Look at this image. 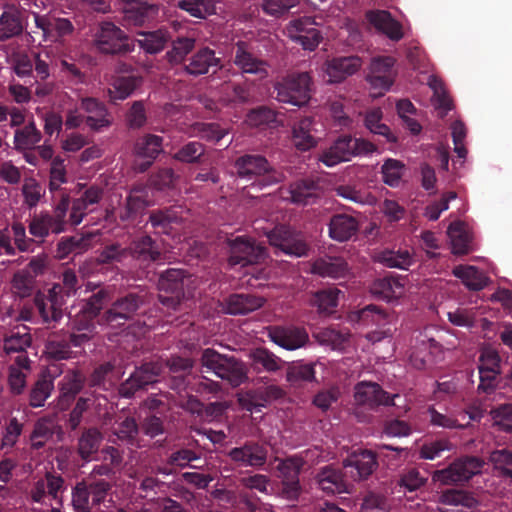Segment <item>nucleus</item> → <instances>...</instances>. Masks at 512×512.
Returning a JSON list of instances; mask_svg holds the SVG:
<instances>
[{
	"label": "nucleus",
	"mask_w": 512,
	"mask_h": 512,
	"mask_svg": "<svg viewBox=\"0 0 512 512\" xmlns=\"http://www.w3.org/2000/svg\"><path fill=\"white\" fill-rule=\"evenodd\" d=\"M201 365L226 380L231 386L237 387L247 380V371L244 363L233 356L220 354L212 348L203 350Z\"/></svg>",
	"instance_id": "nucleus-4"
},
{
	"label": "nucleus",
	"mask_w": 512,
	"mask_h": 512,
	"mask_svg": "<svg viewBox=\"0 0 512 512\" xmlns=\"http://www.w3.org/2000/svg\"><path fill=\"white\" fill-rule=\"evenodd\" d=\"M91 290L94 292L81 301L80 308L98 320L102 315L101 310L111 300V290L106 287H95Z\"/></svg>",
	"instance_id": "nucleus-49"
},
{
	"label": "nucleus",
	"mask_w": 512,
	"mask_h": 512,
	"mask_svg": "<svg viewBox=\"0 0 512 512\" xmlns=\"http://www.w3.org/2000/svg\"><path fill=\"white\" fill-rule=\"evenodd\" d=\"M163 139L160 136L148 134L135 144V154L139 159H143L137 164L140 172H145L162 152Z\"/></svg>",
	"instance_id": "nucleus-27"
},
{
	"label": "nucleus",
	"mask_w": 512,
	"mask_h": 512,
	"mask_svg": "<svg viewBox=\"0 0 512 512\" xmlns=\"http://www.w3.org/2000/svg\"><path fill=\"white\" fill-rule=\"evenodd\" d=\"M171 49L167 51L166 58L169 63H180L194 49L195 39L193 37H177L171 40Z\"/></svg>",
	"instance_id": "nucleus-57"
},
{
	"label": "nucleus",
	"mask_w": 512,
	"mask_h": 512,
	"mask_svg": "<svg viewBox=\"0 0 512 512\" xmlns=\"http://www.w3.org/2000/svg\"><path fill=\"white\" fill-rule=\"evenodd\" d=\"M359 223L351 215L336 214L329 222V236L336 241L344 242L356 235Z\"/></svg>",
	"instance_id": "nucleus-37"
},
{
	"label": "nucleus",
	"mask_w": 512,
	"mask_h": 512,
	"mask_svg": "<svg viewBox=\"0 0 512 512\" xmlns=\"http://www.w3.org/2000/svg\"><path fill=\"white\" fill-rule=\"evenodd\" d=\"M103 440L102 433L97 428L85 429L77 441V454L83 461L80 467H83L85 463L99 460L98 452Z\"/></svg>",
	"instance_id": "nucleus-28"
},
{
	"label": "nucleus",
	"mask_w": 512,
	"mask_h": 512,
	"mask_svg": "<svg viewBox=\"0 0 512 512\" xmlns=\"http://www.w3.org/2000/svg\"><path fill=\"white\" fill-rule=\"evenodd\" d=\"M185 271L171 268L163 272L158 280V299L167 309L177 310L184 298Z\"/></svg>",
	"instance_id": "nucleus-9"
},
{
	"label": "nucleus",
	"mask_w": 512,
	"mask_h": 512,
	"mask_svg": "<svg viewBox=\"0 0 512 512\" xmlns=\"http://www.w3.org/2000/svg\"><path fill=\"white\" fill-rule=\"evenodd\" d=\"M56 427L55 421L50 417L37 419L29 435L31 450L38 451L44 448L47 442L53 438Z\"/></svg>",
	"instance_id": "nucleus-39"
},
{
	"label": "nucleus",
	"mask_w": 512,
	"mask_h": 512,
	"mask_svg": "<svg viewBox=\"0 0 512 512\" xmlns=\"http://www.w3.org/2000/svg\"><path fill=\"white\" fill-rule=\"evenodd\" d=\"M80 109L88 114L85 118V123L94 131H100L102 128L109 127L112 123L111 115L105 104L96 98H82Z\"/></svg>",
	"instance_id": "nucleus-23"
},
{
	"label": "nucleus",
	"mask_w": 512,
	"mask_h": 512,
	"mask_svg": "<svg viewBox=\"0 0 512 512\" xmlns=\"http://www.w3.org/2000/svg\"><path fill=\"white\" fill-rule=\"evenodd\" d=\"M265 299L250 293H233L224 299L223 309L230 315H246L260 309Z\"/></svg>",
	"instance_id": "nucleus-24"
},
{
	"label": "nucleus",
	"mask_w": 512,
	"mask_h": 512,
	"mask_svg": "<svg viewBox=\"0 0 512 512\" xmlns=\"http://www.w3.org/2000/svg\"><path fill=\"white\" fill-rule=\"evenodd\" d=\"M366 19L389 39L393 41L402 39V25L392 17L390 12L385 10H370L366 12Z\"/></svg>",
	"instance_id": "nucleus-29"
},
{
	"label": "nucleus",
	"mask_w": 512,
	"mask_h": 512,
	"mask_svg": "<svg viewBox=\"0 0 512 512\" xmlns=\"http://www.w3.org/2000/svg\"><path fill=\"white\" fill-rule=\"evenodd\" d=\"M21 12L16 8L4 10L0 15V41H7L23 33Z\"/></svg>",
	"instance_id": "nucleus-41"
},
{
	"label": "nucleus",
	"mask_w": 512,
	"mask_h": 512,
	"mask_svg": "<svg viewBox=\"0 0 512 512\" xmlns=\"http://www.w3.org/2000/svg\"><path fill=\"white\" fill-rule=\"evenodd\" d=\"M448 234L451 238L452 252L456 255H465L470 251L469 235L461 228L459 223H452L448 228Z\"/></svg>",
	"instance_id": "nucleus-62"
},
{
	"label": "nucleus",
	"mask_w": 512,
	"mask_h": 512,
	"mask_svg": "<svg viewBox=\"0 0 512 512\" xmlns=\"http://www.w3.org/2000/svg\"><path fill=\"white\" fill-rule=\"evenodd\" d=\"M228 458L237 467L260 469L267 463L268 448L258 441H246L227 452Z\"/></svg>",
	"instance_id": "nucleus-14"
},
{
	"label": "nucleus",
	"mask_w": 512,
	"mask_h": 512,
	"mask_svg": "<svg viewBox=\"0 0 512 512\" xmlns=\"http://www.w3.org/2000/svg\"><path fill=\"white\" fill-rule=\"evenodd\" d=\"M341 291L336 287H330L318 291L314 297V304L322 313H332L338 305V298Z\"/></svg>",
	"instance_id": "nucleus-64"
},
{
	"label": "nucleus",
	"mask_w": 512,
	"mask_h": 512,
	"mask_svg": "<svg viewBox=\"0 0 512 512\" xmlns=\"http://www.w3.org/2000/svg\"><path fill=\"white\" fill-rule=\"evenodd\" d=\"M361 59L358 56L336 57L326 64V73L329 82L339 83L348 76L356 73L361 67Z\"/></svg>",
	"instance_id": "nucleus-32"
},
{
	"label": "nucleus",
	"mask_w": 512,
	"mask_h": 512,
	"mask_svg": "<svg viewBox=\"0 0 512 512\" xmlns=\"http://www.w3.org/2000/svg\"><path fill=\"white\" fill-rule=\"evenodd\" d=\"M220 59L216 57L215 51L204 47L194 53L185 64V71L192 76L207 74L212 69L213 72L220 67Z\"/></svg>",
	"instance_id": "nucleus-31"
},
{
	"label": "nucleus",
	"mask_w": 512,
	"mask_h": 512,
	"mask_svg": "<svg viewBox=\"0 0 512 512\" xmlns=\"http://www.w3.org/2000/svg\"><path fill=\"white\" fill-rule=\"evenodd\" d=\"M84 386V376L79 371L67 372L58 383V407L66 410Z\"/></svg>",
	"instance_id": "nucleus-25"
},
{
	"label": "nucleus",
	"mask_w": 512,
	"mask_h": 512,
	"mask_svg": "<svg viewBox=\"0 0 512 512\" xmlns=\"http://www.w3.org/2000/svg\"><path fill=\"white\" fill-rule=\"evenodd\" d=\"M93 237V233H86L62 238L57 244L59 258H65L71 253L80 254L88 250L92 245Z\"/></svg>",
	"instance_id": "nucleus-43"
},
{
	"label": "nucleus",
	"mask_w": 512,
	"mask_h": 512,
	"mask_svg": "<svg viewBox=\"0 0 512 512\" xmlns=\"http://www.w3.org/2000/svg\"><path fill=\"white\" fill-rule=\"evenodd\" d=\"M113 484L105 479L84 478L72 488V505L77 512H90L105 502Z\"/></svg>",
	"instance_id": "nucleus-5"
},
{
	"label": "nucleus",
	"mask_w": 512,
	"mask_h": 512,
	"mask_svg": "<svg viewBox=\"0 0 512 512\" xmlns=\"http://www.w3.org/2000/svg\"><path fill=\"white\" fill-rule=\"evenodd\" d=\"M398 394L390 395L376 382L361 381L354 387V401L357 405L375 409L379 406H395Z\"/></svg>",
	"instance_id": "nucleus-16"
},
{
	"label": "nucleus",
	"mask_w": 512,
	"mask_h": 512,
	"mask_svg": "<svg viewBox=\"0 0 512 512\" xmlns=\"http://www.w3.org/2000/svg\"><path fill=\"white\" fill-rule=\"evenodd\" d=\"M404 285L401 279L395 277H384L376 279L370 288L371 293L379 299L391 301L403 293Z\"/></svg>",
	"instance_id": "nucleus-44"
},
{
	"label": "nucleus",
	"mask_w": 512,
	"mask_h": 512,
	"mask_svg": "<svg viewBox=\"0 0 512 512\" xmlns=\"http://www.w3.org/2000/svg\"><path fill=\"white\" fill-rule=\"evenodd\" d=\"M35 25L42 30L45 39L57 40L71 35L74 31L72 22L66 18H49L45 15H35Z\"/></svg>",
	"instance_id": "nucleus-33"
},
{
	"label": "nucleus",
	"mask_w": 512,
	"mask_h": 512,
	"mask_svg": "<svg viewBox=\"0 0 512 512\" xmlns=\"http://www.w3.org/2000/svg\"><path fill=\"white\" fill-rule=\"evenodd\" d=\"M93 45L102 54L126 55L135 48V42L114 23L104 21L99 24L94 35Z\"/></svg>",
	"instance_id": "nucleus-6"
},
{
	"label": "nucleus",
	"mask_w": 512,
	"mask_h": 512,
	"mask_svg": "<svg viewBox=\"0 0 512 512\" xmlns=\"http://www.w3.org/2000/svg\"><path fill=\"white\" fill-rule=\"evenodd\" d=\"M204 154V145L198 141H191L183 145L173 158L182 163L194 164L199 163Z\"/></svg>",
	"instance_id": "nucleus-60"
},
{
	"label": "nucleus",
	"mask_w": 512,
	"mask_h": 512,
	"mask_svg": "<svg viewBox=\"0 0 512 512\" xmlns=\"http://www.w3.org/2000/svg\"><path fill=\"white\" fill-rule=\"evenodd\" d=\"M346 473L335 465H326L321 467L315 480L317 486L327 495L341 494L348 492V484L345 479Z\"/></svg>",
	"instance_id": "nucleus-22"
},
{
	"label": "nucleus",
	"mask_w": 512,
	"mask_h": 512,
	"mask_svg": "<svg viewBox=\"0 0 512 512\" xmlns=\"http://www.w3.org/2000/svg\"><path fill=\"white\" fill-rule=\"evenodd\" d=\"M181 217L176 207H166L152 210L149 215V222L159 233L168 234L172 224L179 223Z\"/></svg>",
	"instance_id": "nucleus-48"
},
{
	"label": "nucleus",
	"mask_w": 512,
	"mask_h": 512,
	"mask_svg": "<svg viewBox=\"0 0 512 512\" xmlns=\"http://www.w3.org/2000/svg\"><path fill=\"white\" fill-rule=\"evenodd\" d=\"M269 339L286 350H296L306 345L309 335L305 328L294 325H275L268 328Z\"/></svg>",
	"instance_id": "nucleus-19"
},
{
	"label": "nucleus",
	"mask_w": 512,
	"mask_h": 512,
	"mask_svg": "<svg viewBox=\"0 0 512 512\" xmlns=\"http://www.w3.org/2000/svg\"><path fill=\"white\" fill-rule=\"evenodd\" d=\"M32 344V336L26 326L16 327L4 338V351L10 353L26 352Z\"/></svg>",
	"instance_id": "nucleus-47"
},
{
	"label": "nucleus",
	"mask_w": 512,
	"mask_h": 512,
	"mask_svg": "<svg viewBox=\"0 0 512 512\" xmlns=\"http://www.w3.org/2000/svg\"><path fill=\"white\" fill-rule=\"evenodd\" d=\"M395 59L391 56L373 58L370 64V72L366 79L374 91L373 96H380L389 90L394 82L393 67Z\"/></svg>",
	"instance_id": "nucleus-17"
},
{
	"label": "nucleus",
	"mask_w": 512,
	"mask_h": 512,
	"mask_svg": "<svg viewBox=\"0 0 512 512\" xmlns=\"http://www.w3.org/2000/svg\"><path fill=\"white\" fill-rule=\"evenodd\" d=\"M232 59L243 74H252L259 78L268 76V63L256 53L252 42L237 41L232 47Z\"/></svg>",
	"instance_id": "nucleus-11"
},
{
	"label": "nucleus",
	"mask_w": 512,
	"mask_h": 512,
	"mask_svg": "<svg viewBox=\"0 0 512 512\" xmlns=\"http://www.w3.org/2000/svg\"><path fill=\"white\" fill-rule=\"evenodd\" d=\"M319 185L312 179H301L290 185L285 199H289L292 203L300 205H308L317 197Z\"/></svg>",
	"instance_id": "nucleus-40"
},
{
	"label": "nucleus",
	"mask_w": 512,
	"mask_h": 512,
	"mask_svg": "<svg viewBox=\"0 0 512 512\" xmlns=\"http://www.w3.org/2000/svg\"><path fill=\"white\" fill-rule=\"evenodd\" d=\"M228 244L230 248L229 264L231 266L240 265L245 267L247 265L258 264L264 262L267 257L265 247L243 236H237L229 240Z\"/></svg>",
	"instance_id": "nucleus-13"
},
{
	"label": "nucleus",
	"mask_w": 512,
	"mask_h": 512,
	"mask_svg": "<svg viewBox=\"0 0 512 512\" xmlns=\"http://www.w3.org/2000/svg\"><path fill=\"white\" fill-rule=\"evenodd\" d=\"M188 409L192 414H196L203 421L212 422L219 419L224 414L226 406L222 402H212L205 405L198 399L191 398L188 401Z\"/></svg>",
	"instance_id": "nucleus-50"
},
{
	"label": "nucleus",
	"mask_w": 512,
	"mask_h": 512,
	"mask_svg": "<svg viewBox=\"0 0 512 512\" xmlns=\"http://www.w3.org/2000/svg\"><path fill=\"white\" fill-rule=\"evenodd\" d=\"M54 389V383L46 377L38 379L29 394V405L33 408L42 407L50 397Z\"/></svg>",
	"instance_id": "nucleus-58"
},
{
	"label": "nucleus",
	"mask_w": 512,
	"mask_h": 512,
	"mask_svg": "<svg viewBox=\"0 0 512 512\" xmlns=\"http://www.w3.org/2000/svg\"><path fill=\"white\" fill-rule=\"evenodd\" d=\"M139 430L140 427L136 419L132 416H126L116 423L113 434L120 441L133 446L137 444Z\"/></svg>",
	"instance_id": "nucleus-54"
},
{
	"label": "nucleus",
	"mask_w": 512,
	"mask_h": 512,
	"mask_svg": "<svg viewBox=\"0 0 512 512\" xmlns=\"http://www.w3.org/2000/svg\"><path fill=\"white\" fill-rule=\"evenodd\" d=\"M42 141V133L37 128L33 116L22 126L15 129L13 144L17 152L35 150L36 146Z\"/></svg>",
	"instance_id": "nucleus-35"
},
{
	"label": "nucleus",
	"mask_w": 512,
	"mask_h": 512,
	"mask_svg": "<svg viewBox=\"0 0 512 512\" xmlns=\"http://www.w3.org/2000/svg\"><path fill=\"white\" fill-rule=\"evenodd\" d=\"M287 380L291 384L311 383L316 381L315 364L297 363L288 368Z\"/></svg>",
	"instance_id": "nucleus-59"
},
{
	"label": "nucleus",
	"mask_w": 512,
	"mask_h": 512,
	"mask_svg": "<svg viewBox=\"0 0 512 512\" xmlns=\"http://www.w3.org/2000/svg\"><path fill=\"white\" fill-rule=\"evenodd\" d=\"M305 463L306 461L298 455L280 460L277 465L280 481L300 482L299 476Z\"/></svg>",
	"instance_id": "nucleus-51"
},
{
	"label": "nucleus",
	"mask_w": 512,
	"mask_h": 512,
	"mask_svg": "<svg viewBox=\"0 0 512 512\" xmlns=\"http://www.w3.org/2000/svg\"><path fill=\"white\" fill-rule=\"evenodd\" d=\"M57 290L59 291V287L52 286L48 289L47 294L39 291L35 294L33 299L35 308L43 323L48 325H55L63 318L65 300L57 296Z\"/></svg>",
	"instance_id": "nucleus-18"
},
{
	"label": "nucleus",
	"mask_w": 512,
	"mask_h": 512,
	"mask_svg": "<svg viewBox=\"0 0 512 512\" xmlns=\"http://www.w3.org/2000/svg\"><path fill=\"white\" fill-rule=\"evenodd\" d=\"M138 37L137 43L139 47L148 54H158L170 42V34L164 29L140 32Z\"/></svg>",
	"instance_id": "nucleus-42"
},
{
	"label": "nucleus",
	"mask_w": 512,
	"mask_h": 512,
	"mask_svg": "<svg viewBox=\"0 0 512 512\" xmlns=\"http://www.w3.org/2000/svg\"><path fill=\"white\" fill-rule=\"evenodd\" d=\"M193 367V359L179 355H172L165 362L156 360L142 363L135 367L125 381L120 383L118 394L127 399L134 397L138 391L145 390L147 386L157 382L164 368L168 369L171 378L170 387L182 391L187 386V377L192 373Z\"/></svg>",
	"instance_id": "nucleus-1"
},
{
	"label": "nucleus",
	"mask_w": 512,
	"mask_h": 512,
	"mask_svg": "<svg viewBox=\"0 0 512 512\" xmlns=\"http://www.w3.org/2000/svg\"><path fill=\"white\" fill-rule=\"evenodd\" d=\"M489 461L496 476L512 481V451L496 449L490 453Z\"/></svg>",
	"instance_id": "nucleus-52"
},
{
	"label": "nucleus",
	"mask_w": 512,
	"mask_h": 512,
	"mask_svg": "<svg viewBox=\"0 0 512 512\" xmlns=\"http://www.w3.org/2000/svg\"><path fill=\"white\" fill-rule=\"evenodd\" d=\"M237 174L241 178L257 177L261 186H271L282 182L283 172L275 169L268 160L260 154H245L235 161Z\"/></svg>",
	"instance_id": "nucleus-7"
},
{
	"label": "nucleus",
	"mask_w": 512,
	"mask_h": 512,
	"mask_svg": "<svg viewBox=\"0 0 512 512\" xmlns=\"http://www.w3.org/2000/svg\"><path fill=\"white\" fill-rule=\"evenodd\" d=\"M227 134L218 123L197 122L191 127V135L202 140L218 143Z\"/></svg>",
	"instance_id": "nucleus-55"
},
{
	"label": "nucleus",
	"mask_w": 512,
	"mask_h": 512,
	"mask_svg": "<svg viewBox=\"0 0 512 512\" xmlns=\"http://www.w3.org/2000/svg\"><path fill=\"white\" fill-rule=\"evenodd\" d=\"M312 84V78L308 72L288 74L273 84L274 98L281 103L302 107L311 98Z\"/></svg>",
	"instance_id": "nucleus-3"
},
{
	"label": "nucleus",
	"mask_w": 512,
	"mask_h": 512,
	"mask_svg": "<svg viewBox=\"0 0 512 512\" xmlns=\"http://www.w3.org/2000/svg\"><path fill=\"white\" fill-rule=\"evenodd\" d=\"M284 396V391L277 385L259 387L247 392L244 401L248 410H260L268 403L280 399Z\"/></svg>",
	"instance_id": "nucleus-38"
},
{
	"label": "nucleus",
	"mask_w": 512,
	"mask_h": 512,
	"mask_svg": "<svg viewBox=\"0 0 512 512\" xmlns=\"http://www.w3.org/2000/svg\"><path fill=\"white\" fill-rule=\"evenodd\" d=\"M315 132V123L312 117L306 116L295 122L292 126V143L294 147L302 152L316 147L318 140Z\"/></svg>",
	"instance_id": "nucleus-26"
},
{
	"label": "nucleus",
	"mask_w": 512,
	"mask_h": 512,
	"mask_svg": "<svg viewBox=\"0 0 512 512\" xmlns=\"http://www.w3.org/2000/svg\"><path fill=\"white\" fill-rule=\"evenodd\" d=\"M269 243L289 256H306L309 250L303 236L288 226H277L267 233Z\"/></svg>",
	"instance_id": "nucleus-12"
},
{
	"label": "nucleus",
	"mask_w": 512,
	"mask_h": 512,
	"mask_svg": "<svg viewBox=\"0 0 512 512\" xmlns=\"http://www.w3.org/2000/svg\"><path fill=\"white\" fill-rule=\"evenodd\" d=\"M143 83L139 75H126L115 77L108 88V97L112 103L123 101L130 97Z\"/></svg>",
	"instance_id": "nucleus-36"
},
{
	"label": "nucleus",
	"mask_w": 512,
	"mask_h": 512,
	"mask_svg": "<svg viewBox=\"0 0 512 512\" xmlns=\"http://www.w3.org/2000/svg\"><path fill=\"white\" fill-rule=\"evenodd\" d=\"M97 262L102 265L121 263L128 257V247L118 242L105 243L97 252Z\"/></svg>",
	"instance_id": "nucleus-53"
},
{
	"label": "nucleus",
	"mask_w": 512,
	"mask_h": 512,
	"mask_svg": "<svg viewBox=\"0 0 512 512\" xmlns=\"http://www.w3.org/2000/svg\"><path fill=\"white\" fill-rule=\"evenodd\" d=\"M484 462L476 456H465L455 460L447 468L435 471L433 479L445 485L466 482L481 472Z\"/></svg>",
	"instance_id": "nucleus-10"
},
{
	"label": "nucleus",
	"mask_w": 512,
	"mask_h": 512,
	"mask_svg": "<svg viewBox=\"0 0 512 512\" xmlns=\"http://www.w3.org/2000/svg\"><path fill=\"white\" fill-rule=\"evenodd\" d=\"M311 272L323 278H343L349 272V266L342 257L325 256L316 259L311 266Z\"/></svg>",
	"instance_id": "nucleus-34"
},
{
	"label": "nucleus",
	"mask_w": 512,
	"mask_h": 512,
	"mask_svg": "<svg viewBox=\"0 0 512 512\" xmlns=\"http://www.w3.org/2000/svg\"><path fill=\"white\" fill-rule=\"evenodd\" d=\"M405 165L397 159L388 158L381 167L382 178L385 184L397 187L403 176Z\"/></svg>",
	"instance_id": "nucleus-61"
},
{
	"label": "nucleus",
	"mask_w": 512,
	"mask_h": 512,
	"mask_svg": "<svg viewBox=\"0 0 512 512\" xmlns=\"http://www.w3.org/2000/svg\"><path fill=\"white\" fill-rule=\"evenodd\" d=\"M177 6L190 16L199 19H205L215 11L214 0H179Z\"/></svg>",
	"instance_id": "nucleus-56"
},
{
	"label": "nucleus",
	"mask_w": 512,
	"mask_h": 512,
	"mask_svg": "<svg viewBox=\"0 0 512 512\" xmlns=\"http://www.w3.org/2000/svg\"><path fill=\"white\" fill-rule=\"evenodd\" d=\"M144 301V295L136 292H129L119 296L102 313L98 319V324L113 329L121 328L138 315V311L144 304Z\"/></svg>",
	"instance_id": "nucleus-8"
},
{
	"label": "nucleus",
	"mask_w": 512,
	"mask_h": 512,
	"mask_svg": "<svg viewBox=\"0 0 512 512\" xmlns=\"http://www.w3.org/2000/svg\"><path fill=\"white\" fill-rule=\"evenodd\" d=\"M378 467L376 454L370 450L354 452L343 461L346 474L354 481L367 479Z\"/></svg>",
	"instance_id": "nucleus-21"
},
{
	"label": "nucleus",
	"mask_w": 512,
	"mask_h": 512,
	"mask_svg": "<svg viewBox=\"0 0 512 512\" xmlns=\"http://www.w3.org/2000/svg\"><path fill=\"white\" fill-rule=\"evenodd\" d=\"M135 260L139 266L148 267L162 259L159 244L150 235H141L133 239L128 246V257Z\"/></svg>",
	"instance_id": "nucleus-20"
},
{
	"label": "nucleus",
	"mask_w": 512,
	"mask_h": 512,
	"mask_svg": "<svg viewBox=\"0 0 512 512\" xmlns=\"http://www.w3.org/2000/svg\"><path fill=\"white\" fill-rule=\"evenodd\" d=\"M317 24L312 17L304 16L291 20L287 25L288 37L303 49L313 51L322 40Z\"/></svg>",
	"instance_id": "nucleus-15"
},
{
	"label": "nucleus",
	"mask_w": 512,
	"mask_h": 512,
	"mask_svg": "<svg viewBox=\"0 0 512 512\" xmlns=\"http://www.w3.org/2000/svg\"><path fill=\"white\" fill-rule=\"evenodd\" d=\"M254 370L276 372L283 368L285 362L264 347L254 349L250 354Z\"/></svg>",
	"instance_id": "nucleus-45"
},
{
	"label": "nucleus",
	"mask_w": 512,
	"mask_h": 512,
	"mask_svg": "<svg viewBox=\"0 0 512 512\" xmlns=\"http://www.w3.org/2000/svg\"><path fill=\"white\" fill-rule=\"evenodd\" d=\"M453 275L472 291H480L487 286L488 278L474 266L458 265L453 269Z\"/></svg>",
	"instance_id": "nucleus-46"
},
{
	"label": "nucleus",
	"mask_w": 512,
	"mask_h": 512,
	"mask_svg": "<svg viewBox=\"0 0 512 512\" xmlns=\"http://www.w3.org/2000/svg\"><path fill=\"white\" fill-rule=\"evenodd\" d=\"M11 286L20 298L29 297L34 288V276L28 270H19L13 275Z\"/></svg>",
	"instance_id": "nucleus-63"
},
{
	"label": "nucleus",
	"mask_w": 512,
	"mask_h": 512,
	"mask_svg": "<svg viewBox=\"0 0 512 512\" xmlns=\"http://www.w3.org/2000/svg\"><path fill=\"white\" fill-rule=\"evenodd\" d=\"M366 19L389 39L393 41L402 39V25L392 17L390 12L385 10H370L366 12Z\"/></svg>",
	"instance_id": "nucleus-30"
},
{
	"label": "nucleus",
	"mask_w": 512,
	"mask_h": 512,
	"mask_svg": "<svg viewBox=\"0 0 512 512\" xmlns=\"http://www.w3.org/2000/svg\"><path fill=\"white\" fill-rule=\"evenodd\" d=\"M377 150V145L368 140L341 135L321 153L319 160L327 167H333L350 161L353 157L369 155Z\"/></svg>",
	"instance_id": "nucleus-2"
}]
</instances>
